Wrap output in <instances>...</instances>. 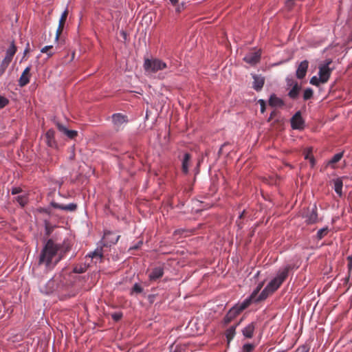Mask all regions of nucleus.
Segmentation results:
<instances>
[{
  "label": "nucleus",
  "instance_id": "nucleus-1",
  "mask_svg": "<svg viewBox=\"0 0 352 352\" xmlns=\"http://www.w3.org/2000/svg\"><path fill=\"white\" fill-rule=\"evenodd\" d=\"M59 248V246L52 239H49L40 254L38 265H44L47 271L54 269L63 258Z\"/></svg>",
  "mask_w": 352,
  "mask_h": 352
},
{
  "label": "nucleus",
  "instance_id": "nucleus-2",
  "mask_svg": "<svg viewBox=\"0 0 352 352\" xmlns=\"http://www.w3.org/2000/svg\"><path fill=\"white\" fill-rule=\"evenodd\" d=\"M294 268V265H287L283 269L280 270L276 276L273 278L267 285L273 293L276 291L288 276L289 272Z\"/></svg>",
  "mask_w": 352,
  "mask_h": 352
},
{
  "label": "nucleus",
  "instance_id": "nucleus-3",
  "mask_svg": "<svg viewBox=\"0 0 352 352\" xmlns=\"http://www.w3.org/2000/svg\"><path fill=\"white\" fill-rule=\"evenodd\" d=\"M143 67L146 73L148 74H153L159 71L168 68V66L165 62L156 58H145Z\"/></svg>",
  "mask_w": 352,
  "mask_h": 352
},
{
  "label": "nucleus",
  "instance_id": "nucleus-4",
  "mask_svg": "<svg viewBox=\"0 0 352 352\" xmlns=\"http://www.w3.org/2000/svg\"><path fill=\"white\" fill-rule=\"evenodd\" d=\"M250 305V299H245L241 303H239L232 307L226 314L223 318L225 324H229L244 309Z\"/></svg>",
  "mask_w": 352,
  "mask_h": 352
},
{
  "label": "nucleus",
  "instance_id": "nucleus-5",
  "mask_svg": "<svg viewBox=\"0 0 352 352\" xmlns=\"http://www.w3.org/2000/svg\"><path fill=\"white\" fill-rule=\"evenodd\" d=\"M331 63L332 60L331 59H327L324 64L319 66L318 75L322 84L326 83L330 78L332 69L329 67V65Z\"/></svg>",
  "mask_w": 352,
  "mask_h": 352
},
{
  "label": "nucleus",
  "instance_id": "nucleus-6",
  "mask_svg": "<svg viewBox=\"0 0 352 352\" xmlns=\"http://www.w3.org/2000/svg\"><path fill=\"white\" fill-rule=\"evenodd\" d=\"M58 285V282L54 277L49 280L46 283H43L41 282L39 283V290L43 294H50L53 293L56 289Z\"/></svg>",
  "mask_w": 352,
  "mask_h": 352
},
{
  "label": "nucleus",
  "instance_id": "nucleus-7",
  "mask_svg": "<svg viewBox=\"0 0 352 352\" xmlns=\"http://www.w3.org/2000/svg\"><path fill=\"white\" fill-rule=\"evenodd\" d=\"M287 86L292 87V89L288 92V96L292 100H296L300 94L302 87L300 85L298 82L295 81L293 79H287Z\"/></svg>",
  "mask_w": 352,
  "mask_h": 352
},
{
  "label": "nucleus",
  "instance_id": "nucleus-8",
  "mask_svg": "<svg viewBox=\"0 0 352 352\" xmlns=\"http://www.w3.org/2000/svg\"><path fill=\"white\" fill-rule=\"evenodd\" d=\"M112 121L115 129L118 131L122 128L124 124H126L128 122V119L127 116L121 113H114L112 116Z\"/></svg>",
  "mask_w": 352,
  "mask_h": 352
},
{
  "label": "nucleus",
  "instance_id": "nucleus-9",
  "mask_svg": "<svg viewBox=\"0 0 352 352\" xmlns=\"http://www.w3.org/2000/svg\"><path fill=\"white\" fill-rule=\"evenodd\" d=\"M291 125L294 129H302L304 126V120L299 111L296 112L291 119Z\"/></svg>",
  "mask_w": 352,
  "mask_h": 352
},
{
  "label": "nucleus",
  "instance_id": "nucleus-10",
  "mask_svg": "<svg viewBox=\"0 0 352 352\" xmlns=\"http://www.w3.org/2000/svg\"><path fill=\"white\" fill-rule=\"evenodd\" d=\"M305 222L307 224H314L318 221L317 212V207L316 205L313 206L311 210L305 215Z\"/></svg>",
  "mask_w": 352,
  "mask_h": 352
},
{
  "label": "nucleus",
  "instance_id": "nucleus-11",
  "mask_svg": "<svg viewBox=\"0 0 352 352\" xmlns=\"http://www.w3.org/2000/svg\"><path fill=\"white\" fill-rule=\"evenodd\" d=\"M30 71H31V66H28L24 69L22 74L21 75L19 80V85L21 87H23L27 85L30 82V78L31 76Z\"/></svg>",
  "mask_w": 352,
  "mask_h": 352
},
{
  "label": "nucleus",
  "instance_id": "nucleus-12",
  "mask_svg": "<svg viewBox=\"0 0 352 352\" xmlns=\"http://www.w3.org/2000/svg\"><path fill=\"white\" fill-rule=\"evenodd\" d=\"M260 58L261 53L259 52H252L246 54L243 60L250 65H255L259 62Z\"/></svg>",
  "mask_w": 352,
  "mask_h": 352
},
{
  "label": "nucleus",
  "instance_id": "nucleus-13",
  "mask_svg": "<svg viewBox=\"0 0 352 352\" xmlns=\"http://www.w3.org/2000/svg\"><path fill=\"white\" fill-rule=\"evenodd\" d=\"M256 327V322H252L242 329V334L245 338L251 339L254 336V333Z\"/></svg>",
  "mask_w": 352,
  "mask_h": 352
},
{
  "label": "nucleus",
  "instance_id": "nucleus-14",
  "mask_svg": "<svg viewBox=\"0 0 352 352\" xmlns=\"http://www.w3.org/2000/svg\"><path fill=\"white\" fill-rule=\"evenodd\" d=\"M309 66V62L307 60H303L302 61L296 70V77L298 79H302L305 77L307 69Z\"/></svg>",
  "mask_w": 352,
  "mask_h": 352
},
{
  "label": "nucleus",
  "instance_id": "nucleus-15",
  "mask_svg": "<svg viewBox=\"0 0 352 352\" xmlns=\"http://www.w3.org/2000/svg\"><path fill=\"white\" fill-rule=\"evenodd\" d=\"M164 275V268L162 267H156L153 268L148 275L151 281H155L162 277Z\"/></svg>",
  "mask_w": 352,
  "mask_h": 352
},
{
  "label": "nucleus",
  "instance_id": "nucleus-16",
  "mask_svg": "<svg viewBox=\"0 0 352 352\" xmlns=\"http://www.w3.org/2000/svg\"><path fill=\"white\" fill-rule=\"evenodd\" d=\"M56 126L60 132L64 133L70 139H74L78 135V132L76 131L67 129L64 125L59 122L56 123Z\"/></svg>",
  "mask_w": 352,
  "mask_h": 352
},
{
  "label": "nucleus",
  "instance_id": "nucleus-17",
  "mask_svg": "<svg viewBox=\"0 0 352 352\" xmlns=\"http://www.w3.org/2000/svg\"><path fill=\"white\" fill-rule=\"evenodd\" d=\"M51 205L54 208H58L63 210H67V211H75L77 208V205L76 204L72 203L67 205H63L60 204L54 201H52L51 203Z\"/></svg>",
  "mask_w": 352,
  "mask_h": 352
},
{
  "label": "nucleus",
  "instance_id": "nucleus-18",
  "mask_svg": "<svg viewBox=\"0 0 352 352\" xmlns=\"http://www.w3.org/2000/svg\"><path fill=\"white\" fill-rule=\"evenodd\" d=\"M54 135L55 131L53 129H49L45 133V142L50 147H54L56 145Z\"/></svg>",
  "mask_w": 352,
  "mask_h": 352
},
{
  "label": "nucleus",
  "instance_id": "nucleus-19",
  "mask_svg": "<svg viewBox=\"0 0 352 352\" xmlns=\"http://www.w3.org/2000/svg\"><path fill=\"white\" fill-rule=\"evenodd\" d=\"M120 237V235H116L111 231H105L104 234V239L109 243V245L111 244H116L118 241Z\"/></svg>",
  "mask_w": 352,
  "mask_h": 352
},
{
  "label": "nucleus",
  "instance_id": "nucleus-20",
  "mask_svg": "<svg viewBox=\"0 0 352 352\" xmlns=\"http://www.w3.org/2000/svg\"><path fill=\"white\" fill-rule=\"evenodd\" d=\"M252 78L254 79L253 88L256 91H260L263 88L265 83L264 78L256 74L252 75Z\"/></svg>",
  "mask_w": 352,
  "mask_h": 352
},
{
  "label": "nucleus",
  "instance_id": "nucleus-21",
  "mask_svg": "<svg viewBox=\"0 0 352 352\" xmlns=\"http://www.w3.org/2000/svg\"><path fill=\"white\" fill-rule=\"evenodd\" d=\"M242 320V319L238 322L236 323V324L234 325H232L231 327H230L226 331V333H225V335H226V339H227V341H228V344H229L230 342L233 340V338H234L235 336V334H236V327L240 324L241 321Z\"/></svg>",
  "mask_w": 352,
  "mask_h": 352
},
{
  "label": "nucleus",
  "instance_id": "nucleus-22",
  "mask_svg": "<svg viewBox=\"0 0 352 352\" xmlns=\"http://www.w3.org/2000/svg\"><path fill=\"white\" fill-rule=\"evenodd\" d=\"M16 52V47L15 46L14 41H12L10 47L6 51V57L3 58V60L10 63Z\"/></svg>",
  "mask_w": 352,
  "mask_h": 352
},
{
  "label": "nucleus",
  "instance_id": "nucleus-23",
  "mask_svg": "<svg viewBox=\"0 0 352 352\" xmlns=\"http://www.w3.org/2000/svg\"><path fill=\"white\" fill-rule=\"evenodd\" d=\"M269 104L272 107H281L284 104V102L282 99L273 94L270 98Z\"/></svg>",
  "mask_w": 352,
  "mask_h": 352
},
{
  "label": "nucleus",
  "instance_id": "nucleus-24",
  "mask_svg": "<svg viewBox=\"0 0 352 352\" xmlns=\"http://www.w3.org/2000/svg\"><path fill=\"white\" fill-rule=\"evenodd\" d=\"M191 159V155L186 153L184 154V159L182 160V169L184 173L187 174L188 172L189 162Z\"/></svg>",
  "mask_w": 352,
  "mask_h": 352
},
{
  "label": "nucleus",
  "instance_id": "nucleus-25",
  "mask_svg": "<svg viewBox=\"0 0 352 352\" xmlns=\"http://www.w3.org/2000/svg\"><path fill=\"white\" fill-rule=\"evenodd\" d=\"M273 294L272 292L270 289H267V287L266 286L265 288L261 292L260 295L256 298L253 300L254 302H259L261 300H263L266 299L269 295Z\"/></svg>",
  "mask_w": 352,
  "mask_h": 352
},
{
  "label": "nucleus",
  "instance_id": "nucleus-26",
  "mask_svg": "<svg viewBox=\"0 0 352 352\" xmlns=\"http://www.w3.org/2000/svg\"><path fill=\"white\" fill-rule=\"evenodd\" d=\"M334 190L340 196H342V189L343 186V182L341 178H337L333 181Z\"/></svg>",
  "mask_w": 352,
  "mask_h": 352
},
{
  "label": "nucleus",
  "instance_id": "nucleus-27",
  "mask_svg": "<svg viewBox=\"0 0 352 352\" xmlns=\"http://www.w3.org/2000/svg\"><path fill=\"white\" fill-rule=\"evenodd\" d=\"M344 152L336 153L333 157L328 162L327 165L335 168V164L338 162L343 157Z\"/></svg>",
  "mask_w": 352,
  "mask_h": 352
},
{
  "label": "nucleus",
  "instance_id": "nucleus-28",
  "mask_svg": "<svg viewBox=\"0 0 352 352\" xmlns=\"http://www.w3.org/2000/svg\"><path fill=\"white\" fill-rule=\"evenodd\" d=\"M188 6V1H182L181 3H177V5L175 6L174 8L175 9V12L177 13H180L183 10H184Z\"/></svg>",
  "mask_w": 352,
  "mask_h": 352
},
{
  "label": "nucleus",
  "instance_id": "nucleus-29",
  "mask_svg": "<svg viewBox=\"0 0 352 352\" xmlns=\"http://www.w3.org/2000/svg\"><path fill=\"white\" fill-rule=\"evenodd\" d=\"M328 232H329V229L327 227L320 229L316 234V238L318 240H321L322 238H324L328 234Z\"/></svg>",
  "mask_w": 352,
  "mask_h": 352
},
{
  "label": "nucleus",
  "instance_id": "nucleus-30",
  "mask_svg": "<svg viewBox=\"0 0 352 352\" xmlns=\"http://www.w3.org/2000/svg\"><path fill=\"white\" fill-rule=\"evenodd\" d=\"M314 91L311 88H307L304 91L303 93V99L305 100H308L313 97Z\"/></svg>",
  "mask_w": 352,
  "mask_h": 352
},
{
  "label": "nucleus",
  "instance_id": "nucleus-31",
  "mask_svg": "<svg viewBox=\"0 0 352 352\" xmlns=\"http://www.w3.org/2000/svg\"><path fill=\"white\" fill-rule=\"evenodd\" d=\"M89 256L91 257L93 259H99L100 261L102 260V250H96L91 254H89Z\"/></svg>",
  "mask_w": 352,
  "mask_h": 352
},
{
  "label": "nucleus",
  "instance_id": "nucleus-32",
  "mask_svg": "<svg viewBox=\"0 0 352 352\" xmlns=\"http://www.w3.org/2000/svg\"><path fill=\"white\" fill-rule=\"evenodd\" d=\"M263 287V284H260L258 285L256 289L252 292V294L250 295V297H248L247 299H250V304L252 302L253 300L258 295V293L261 290V287Z\"/></svg>",
  "mask_w": 352,
  "mask_h": 352
},
{
  "label": "nucleus",
  "instance_id": "nucleus-33",
  "mask_svg": "<svg viewBox=\"0 0 352 352\" xmlns=\"http://www.w3.org/2000/svg\"><path fill=\"white\" fill-rule=\"evenodd\" d=\"M255 348V345L250 343L245 344L242 347L241 352H252Z\"/></svg>",
  "mask_w": 352,
  "mask_h": 352
},
{
  "label": "nucleus",
  "instance_id": "nucleus-34",
  "mask_svg": "<svg viewBox=\"0 0 352 352\" xmlns=\"http://www.w3.org/2000/svg\"><path fill=\"white\" fill-rule=\"evenodd\" d=\"M10 62L3 60L1 65H0V76L3 75V74L5 72L6 69L8 68V65H10Z\"/></svg>",
  "mask_w": 352,
  "mask_h": 352
},
{
  "label": "nucleus",
  "instance_id": "nucleus-35",
  "mask_svg": "<svg viewBox=\"0 0 352 352\" xmlns=\"http://www.w3.org/2000/svg\"><path fill=\"white\" fill-rule=\"evenodd\" d=\"M16 201L21 206H24L28 203V198L25 195L18 196L16 198Z\"/></svg>",
  "mask_w": 352,
  "mask_h": 352
},
{
  "label": "nucleus",
  "instance_id": "nucleus-36",
  "mask_svg": "<svg viewBox=\"0 0 352 352\" xmlns=\"http://www.w3.org/2000/svg\"><path fill=\"white\" fill-rule=\"evenodd\" d=\"M87 270V267L85 265H77L74 267L73 272L76 274H82L84 273Z\"/></svg>",
  "mask_w": 352,
  "mask_h": 352
},
{
  "label": "nucleus",
  "instance_id": "nucleus-37",
  "mask_svg": "<svg viewBox=\"0 0 352 352\" xmlns=\"http://www.w3.org/2000/svg\"><path fill=\"white\" fill-rule=\"evenodd\" d=\"M284 5H285V8L287 10H289L295 5V1L294 0H285L284 1Z\"/></svg>",
  "mask_w": 352,
  "mask_h": 352
},
{
  "label": "nucleus",
  "instance_id": "nucleus-38",
  "mask_svg": "<svg viewBox=\"0 0 352 352\" xmlns=\"http://www.w3.org/2000/svg\"><path fill=\"white\" fill-rule=\"evenodd\" d=\"M53 48L52 45H47L43 47L41 50L42 53L47 54L48 56H52L53 53L50 51Z\"/></svg>",
  "mask_w": 352,
  "mask_h": 352
},
{
  "label": "nucleus",
  "instance_id": "nucleus-39",
  "mask_svg": "<svg viewBox=\"0 0 352 352\" xmlns=\"http://www.w3.org/2000/svg\"><path fill=\"white\" fill-rule=\"evenodd\" d=\"M142 291H143L142 287L138 283H135L132 288L131 294H133V293L140 294L142 292Z\"/></svg>",
  "mask_w": 352,
  "mask_h": 352
},
{
  "label": "nucleus",
  "instance_id": "nucleus-40",
  "mask_svg": "<svg viewBox=\"0 0 352 352\" xmlns=\"http://www.w3.org/2000/svg\"><path fill=\"white\" fill-rule=\"evenodd\" d=\"M64 25H65V23H59L58 27L56 30V40H58L59 36H60V34L63 32V28H64Z\"/></svg>",
  "mask_w": 352,
  "mask_h": 352
},
{
  "label": "nucleus",
  "instance_id": "nucleus-41",
  "mask_svg": "<svg viewBox=\"0 0 352 352\" xmlns=\"http://www.w3.org/2000/svg\"><path fill=\"white\" fill-rule=\"evenodd\" d=\"M310 83L315 86H319L320 83H321L320 78V77L318 78L316 76H313L310 80Z\"/></svg>",
  "mask_w": 352,
  "mask_h": 352
},
{
  "label": "nucleus",
  "instance_id": "nucleus-42",
  "mask_svg": "<svg viewBox=\"0 0 352 352\" xmlns=\"http://www.w3.org/2000/svg\"><path fill=\"white\" fill-rule=\"evenodd\" d=\"M8 102L9 100L6 98L0 96V109L5 107Z\"/></svg>",
  "mask_w": 352,
  "mask_h": 352
},
{
  "label": "nucleus",
  "instance_id": "nucleus-43",
  "mask_svg": "<svg viewBox=\"0 0 352 352\" xmlns=\"http://www.w3.org/2000/svg\"><path fill=\"white\" fill-rule=\"evenodd\" d=\"M111 317L113 319V320L117 322V321H119L122 318V314L121 312L114 313L111 315Z\"/></svg>",
  "mask_w": 352,
  "mask_h": 352
},
{
  "label": "nucleus",
  "instance_id": "nucleus-44",
  "mask_svg": "<svg viewBox=\"0 0 352 352\" xmlns=\"http://www.w3.org/2000/svg\"><path fill=\"white\" fill-rule=\"evenodd\" d=\"M344 283L349 285L348 289L352 285V276L351 274H349L348 276L344 278Z\"/></svg>",
  "mask_w": 352,
  "mask_h": 352
},
{
  "label": "nucleus",
  "instance_id": "nucleus-45",
  "mask_svg": "<svg viewBox=\"0 0 352 352\" xmlns=\"http://www.w3.org/2000/svg\"><path fill=\"white\" fill-rule=\"evenodd\" d=\"M120 36L122 37V41L125 42L127 40L128 33L126 30H121L119 32Z\"/></svg>",
  "mask_w": 352,
  "mask_h": 352
},
{
  "label": "nucleus",
  "instance_id": "nucleus-46",
  "mask_svg": "<svg viewBox=\"0 0 352 352\" xmlns=\"http://www.w3.org/2000/svg\"><path fill=\"white\" fill-rule=\"evenodd\" d=\"M347 261H348V265H347V267H348V274H351V271H352V256H349L347 257Z\"/></svg>",
  "mask_w": 352,
  "mask_h": 352
},
{
  "label": "nucleus",
  "instance_id": "nucleus-47",
  "mask_svg": "<svg viewBox=\"0 0 352 352\" xmlns=\"http://www.w3.org/2000/svg\"><path fill=\"white\" fill-rule=\"evenodd\" d=\"M304 154H305V158L306 160H308L310 158L311 155H312V148H307L305 152H304Z\"/></svg>",
  "mask_w": 352,
  "mask_h": 352
},
{
  "label": "nucleus",
  "instance_id": "nucleus-48",
  "mask_svg": "<svg viewBox=\"0 0 352 352\" xmlns=\"http://www.w3.org/2000/svg\"><path fill=\"white\" fill-rule=\"evenodd\" d=\"M309 348L307 346L302 345L297 349L296 352H309Z\"/></svg>",
  "mask_w": 352,
  "mask_h": 352
},
{
  "label": "nucleus",
  "instance_id": "nucleus-49",
  "mask_svg": "<svg viewBox=\"0 0 352 352\" xmlns=\"http://www.w3.org/2000/svg\"><path fill=\"white\" fill-rule=\"evenodd\" d=\"M67 14V10L65 9L64 10V12L62 13V14L58 20V22H65V21L66 20Z\"/></svg>",
  "mask_w": 352,
  "mask_h": 352
},
{
  "label": "nucleus",
  "instance_id": "nucleus-50",
  "mask_svg": "<svg viewBox=\"0 0 352 352\" xmlns=\"http://www.w3.org/2000/svg\"><path fill=\"white\" fill-rule=\"evenodd\" d=\"M260 105H261V112L264 113L265 110V102L263 100H260L258 101Z\"/></svg>",
  "mask_w": 352,
  "mask_h": 352
},
{
  "label": "nucleus",
  "instance_id": "nucleus-51",
  "mask_svg": "<svg viewBox=\"0 0 352 352\" xmlns=\"http://www.w3.org/2000/svg\"><path fill=\"white\" fill-rule=\"evenodd\" d=\"M308 160L309 161L311 167H314L316 164V160L314 155H311L310 158L308 159Z\"/></svg>",
  "mask_w": 352,
  "mask_h": 352
},
{
  "label": "nucleus",
  "instance_id": "nucleus-52",
  "mask_svg": "<svg viewBox=\"0 0 352 352\" xmlns=\"http://www.w3.org/2000/svg\"><path fill=\"white\" fill-rule=\"evenodd\" d=\"M21 192V189L20 188H13L12 190V195H16Z\"/></svg>",
  "mask_w": 352,
  "mask_h": 352
},
{
  "label": "nucleus",
  "instance_id": "nucleus-53",
  "mask_svg": "<svg viewBox=\"0 0 352 352\" xmlns=\"http://www.w3.org/2000/svg\"><path fill=\"white\" fill-rule=\"evenodd\" d=\"M276 113V111H273L270 113V117H269V118H268L267 121H268V122H270V121L272 120V118L275 116Z\"/></svg>",
  "mask_w": 352,
  "mask_h": 352
},
{
  "label": "nucleus",
  "instance_id": "nucleus-54",
  "mask_svg": "<svg viewBox=\"0 0 352 352\" xmlns=\"http://www.w3.org/2000/svg\"><path fill=\"white\" fill-rule=\"evenodd\" d=\"M170 3L173 6L175 7V6L177 5V3H178V1L179 0H168Z\"/></svg>",
  "mask_w": 352,
  "mask_h": 352
},
{
  "label": "nucleus",
  "instance_id": "nucleus-55",
  "mask_svg": "<svg viewBox=\"0 0 352 352\" xmlns=\"http://www.w3.org/2000/svg\"><path fill=\"white\" fill-rule=\"evenodd\" d=\"M142 244V241H140V242L138 243V245H135V246H133V247L131 248V249H133V250H137V249L140 247V245H141Z\"/></svg>",
  "mask_w": 352,
  "mask_h": 352
},
{
  "label": "nucleus",
  "instance_id": "nucleus-56",
  "mask_svg": "<svg viewBox=\"0 0 352 352\" xmlns=\"http://www.w3.org/2000/svg\"><path fill=\"white\" fill-rule=\"evenodd\" d=\"M245 214V210H243L241 214L239 215V219H241V218H243V215Z\"/></svg>",
  "mask_w": 352,
  "mask_h": 352
},
{
  "label": "nucleus",
  "instance_id": "nucleus-57",
  "mask_svg": "<svg viewBox=\"0 0 352 352\" xmlns=\"http://www.w3.org/2000/svg\"><path fill=\"white\" fill-rule=\"evenodd\" d=\"M28 46H29V44H28V47L25 50V52H24L25 54H26L29 51Z\"/></svg>",
  "mask_w": 352,
  "mask_h": 352
},
{
  "label": "nucleus",
  "instance_id": "nucleus-58",
  "mask_svg": "<svg viewBox=\"0 0 352 352\" xmlns=\"http://www.w3.org/2000/svg\"><path fill=\"white\" fill-rule=\"evenodd\" d=\"M147 18H148V15H146V16H144V17H143V19L146 20V22H147V21H148V19H147Z\"/></svg>",
  "mask_w": 352,
  "mask_h": 352
},
{
  "label": "nucleus",
  "instance_id": "nucleus-59",
  "mask_svg": "<svg viewBox=\"0 0 352 352\" xmlns=\"http://www.w3.org/2000/svg\"><path fill=\"white\" fill-rule=\"evenodd\" d=\"M14 21H15V22L18 21V18H17L16 15L14 16Z\"/></svg>",
  "mask_w": 352,
  "mask_h": 352
},
{
  "label": "nucleus",
  "instance_id": "nucleus-60",
  "mask_svg": "<svg viewBox=\"0 0 352 352\" xmlns=\"http://www.w3.org/2000/svg\"><path fill=\"white\" fill-rule=\"evenodd\" d=\"M223 146H224V144H223V145H222V146H221V147L220 148V149H219V153H221V150H222V148H223Z\"/></svg>",
  "mask_w": 352,
  "mask_h": 352
},
{
  "label": "nucleus",
  "instance_id": "nucleus-61",
  "mask_svg": "<svg viewBox=\"0 0 352 352\" xmlns=\"http://www.w3.org/2000/svg\"><path fill=\"white\" fill-rule=\"evenodd\" d=\"M148 20L150 21V22L152 21V17H151V16H149Z\"/></svg>",
  "mask_w": 352,
  "mask_h": 352
}]
</instances>
